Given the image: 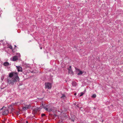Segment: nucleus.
<instances>
[{"instance_id":"11","label":"nucleus","mask_w":123,"mask_h":123,"mask_svg":"<svg viewBox=\"0 0 123 123\" xmlns=\"http://www.w3.org/2000/svg\"><path fill=\"white\" fill-rule=\"evenodd\" d=\"M9 65V63L7 62H5L3 64L4 65L6 66H8Z\"/></svg>"},{"instance_id":"28","label":"nucleus","mask_w":123,"mask_h":123,"mask_svg":"<svg viewBox=\"0 0 123 123\" xmlns=\"http://www.w3.org/2000/svg\"><path fill=\"white\" fill-rule=\"evenodd\" d=\"M15 47H16V45H15Z\"/></svg>"},{"instance_id":"10","label":"nucleus","mask_w":123,"mask_h":123,"mask_svg":"<svg viewBox=\"0 0 123 123\" xmlns=\"http://www.w3.org/2000/svg\"><path fill=\"white\" fill-rule=\"evenodd\" d=\"M14 105H19L21 104H23V103H20V102H16L14 103L13 104Z\"/></svg>"},{"instance_id":"21","label":"nucleus","mask_w":123,"mask_h":123,"mask_svg":"<svg viewBox=\"0 0 123 123\" xmlns=\"http://www.w3.org/2000/svg\"><path fill=\"white\" fill-rule=\"evenodd\" d=\"M20 102V103H23V104H24V102H23L24 101L23 100H21Z\"/></svg>"},{"instance_id":"20","label":"nucleus","mask_w":123,"mask_h":123,"mask_svg":"<svg viewBox=\"0 0 123 123\" xmlns=\"http://www.w3.org/2000/svg\"><path fill=\"white\" fill-rule=\"evenodd\" d=\"M41 116L42 117L44 116H45V114H42Z\"/></svg>"},{"instance_id":"25","label":"nucleus","mask_w":123,"mask_h":123,"mask_svg":"<svg viewBox=\"0 0 123 123\" xmlns=\"http://www.w3.org/2000/svg\"><path fill=\"white\" fill-rule=\"evenodd\" d=\"M40 48V49H42V47H41Z\"/></svg>"},{"instance_id":"16","label":"nucleus","mask_w":123,"mask_h":123,"mask_svg":"<svg viewBox=\"0 0 123 123\" xmlns=\"http://www.w3.org/2000/svg\"><path fill=\"white\" fill-rule=\"evenodd\" d=\"M96 95L95 94H93L92 96V97H93V98H95L96 97Z\"/></svg>"},{"instance_id":"2","label":"nucleus","mask_w":123,"mask_h":123,"mask_svg":"<svg viewBox=\"0 0 123 123\" xmlns=\"http://www.w3.org/2000/svg\"><path fill=\"white\" fill-rule=\"evenodd\" d=\"M43 108H44L46 111L48 112L52 111V109L49 105H47L43 106Z\"/></svg>"},{"instance_id":"12","label":"nucleus","mask_w":123,"mask_h":123,"mask_svg":"<svg viewBox=\"0 0 123 123\" xmlns=\"http://www.w3.org/2000/svg\"><path fill=\"white\" fill-rule=\"evenodd\" d=\"M25 106L26 107V109H30L31 107V106L30 105H25Z\"/></svg>"},{"instance_id":"19","label":"nucleus","mask_w":123,"mask_h":123,"mask_svg":"<svg viewBox=\"0 0 123 123\" xmlns=\"http://www.w3.org/2000/svg\"><path fill=\"white\" fill-rule=\"evenodd\" d=\"M58 123H62V121H60Z\"/></svg>"},{"instance_id":"5","label":"nucleus","mask_w":123,"mask_h":123,"mask_svg":"<svg viewBox=\"0 0 123 123\" xmlns=\"http://www.w3.org/2000/svg\"><path fill=\"white\" fill-rule=\"evenodd\" d=\"M75 72L77 73H78L77 74L78 75H80L82 74L83 73V72L80 69L76 67L75 68Z\"/></svg>"},{"instance_id":"7","label":"nucleus","mask_w":123,"mask_h":123,"mask_svg":"<svg viewBox=\"0 0 123 123\" xmlns=\"http://www.w3.org/2000/svg\"><path fill=\"white\" fill-rule=\"evenodd\" d=\"M71 67V66H70L69 68L68 69V73L71 75H73L74 74V73L73 71L72 70Z\"/></svg>"},{"instance_id":"4","label":"nucleus","mask_w":123,"mask_h":123,"mask_svg":"<svg viewBox=\"0 0 123 123\" xmlns=\"http://www.w3.org/2000/svg\"><path fill=\"white\" fill-rule=\"evenodd\" d=\"M2 109H4V110L3 112V115H7L8 113V111L7 108L6 107H3L2 108L0 109L1 110Z\"/></svg>"},{"instance_id":"9","label":"nucleus","mask_w":123,"mask_h":123,"mask_svg":"<svg viewBox=\"0 0 123 123\" xmlns=\"http://www.w3.org/2000/svg\"><path fill=\"white\" fill-rule=\"evenodd\" d=\"M18 71V72H21L22 71V68L21 67L19 66H16Z\"/></svg>"},{"instance_id":"23","label":"nucleus","mask_w":123,"mask_h":123,"mask_svg":"<svg viewBox=\"0 0 123 123\" xmlns=\"http://www.w3.org/2000/svg\"><path fill=\"white\" fill-rule=\"evenodd\" d=\"M76 93H75L74 94V95H75H75H76Z\"/></svg>"},{"instance_id":"8","label":"nucleus","mask_w":123,"mask_h":123,"mask_svg":"<svg viewBox=\"0 0 123 123\" xmlns=\"http://www.w3.org/2000/svg\"><path fill=\"white\" fill-rule=\"evenodd\" d=\"M15 74H17L16 73H11L9 74V77L11 78L13 76L14 77L15 76Z\"/></svg>"},{"instance_id":"27","label":"nucleus","mask_w":123,"mask_h":123,"mask_svg":"<svg viewBox=\"0 0 123 123\" xmlns=\"http://www.w3.org/2000/svg\"><path fill=\"white\" fill-rule=\"evenodd\" d=\"M72 121H73V122H74V120H72Z\"/></svg>"},{"instance_id":"17","label":"nucleus","mask_w":123,"mask_h":123,"mask_svg":"<svg viewBox=\"0 0 123 123\" xmlns=\"http://www.w3.org/2000/svg\"><path fill=\"white\" fill-rule=\"evenodd\" d=\"M84 94V93L83 92H82L81 93L80 95V96L81 97Z\"/></svg>"},{"instance_id":"14","label":"nucleus","mask_w":123,"mask_h":123,"mask_svg":"<svg viewBox=\"0 0 123 123\" xmlns=\"http://www.w3.org/2000/svg\"><path fill=\"white\" fill-rule=\"evenodd\" d=\"M61 98L62 99H64L66 98V96L64 95L63 94L61 97Z\"/></svg>"},{"instance_id":"15","label":"nucleus","mask_w":123,"mask_h":123,"mask_svg":"<svg viewBox=\"0 0 123 123\" xmlns=\"http://www.w3.org/2000/svg\"><path fill=\"white\" fill-rule=\"evenodd\" d=\"M22 109L24 111H25L27 110L25 106L23 107L22 108Z\"/></svg>"},{"instance_id":"18","label":"nucleus","mask_w":123,"mask_h":123,"mask_svg":"<svg viewBox=\"0 0 123 123\" xmlns=\"http://www.w3.org/2000/svg\"><path fill=\"white\" fill-rule=\"evenodd\" d=\"M9 48L11 49H12V46L11 45L9 46Z\"/></svg>"},{"instance_id":"6","label":"nucleus","mask_w":123,"mask_h":123,"mask_svg":"<svg viewBox=\"0 0 123 123\" xmlns=\"http://www.w3.org/2000/svg\"><path fill=\"white\" fill-rule=\"evenodd\" d=\"M45 87L48 89L51 88V84L50 83H45Z\"/></svg>"},{"instance_id":"13","label":"nucleus","mask_w":123,"mask_h":123,"mask_svg":"<svg viewBox=\"0 0 123 123\" xmlns=\"http://www.w3.org/2000/svg\"><path fill=\"white\" fill-rule=\"evenodd\" d=\"M77 84L75 82H72V85L74 86H76Z\"/></svg>"},{"instance_id":"22","label":"nucleus","mask_w":123,"mask_h":123,"mask_svg":"<svg viewBox=\"0 0 123 123\" xmlns=\"http://www.w3.org/2000/svg\"><path fill=\"white\" fill-rule=\"evenodd\" d=\"M26 122V123H28V122L27 121H26L25 122Z\"/></svg>"},{"instance_id":"1","label":"nucleus","mask_w":123,"mask_h":123,"mask_svg":"<svg viewBox=\"0 0 123 123\" xmlns=\"http://www.w3.org/2000/svg\"><path fill=\"white\" fill-rule=\"evenodd\" d=\"M15 74V76L14 77V78L12 80H8V83L9 84L13 85L14 83L19 81V79L18 76V74Z\"/></svg>"},{"instance_id":"3","label":"nucleus","mask_w":123,"mask_h":123,"mask_svg":"<svg viewBox=\"0 0 123 123\" xmlns=\"http://www.w3.org/2000/svg\"><path fill=\"white\" fill-rule=\"evenodd\" d=\"M17 55L14 56L11 58V61H16L20 57V55L19 53H18Z\"/></svg>"},{"instance_id":"26","label":"nucleus","mask_w":123,"mask_h":123,"mask_svg":"<svg viewBox=\"0 0 123 123\" xmlns=\"http://www.w3.org/2000/svg\"><path fill=\"white\" fill-rule=\"evenodd\" d=\"M13 109H12V111H13Z\"/></svg>"},{"instance_id":"24","label":"nucleus","mask_w":123,"mask_h":123,"mask_svg":"<svg viewBox=\"0 0 123 123\" xmlns=\"http://www.w3.org/2000/svg\"><path fill=\"white\" fill-rule=\"evenodd\" d=\"M61 66L63 68L64 67V66H63L62 65Z\"/></svg>"}]
</instances>
